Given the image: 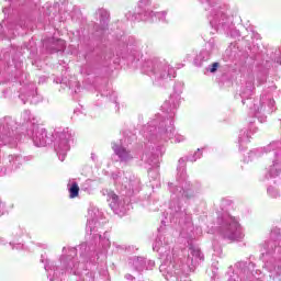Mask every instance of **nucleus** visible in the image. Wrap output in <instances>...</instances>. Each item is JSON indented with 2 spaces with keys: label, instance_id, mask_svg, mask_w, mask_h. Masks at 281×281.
<instances>
[{
  "label": "nucleus",
  "instance_id": "4",
  "mask_svg": "<svg viewBox=\"0 0 281 281\" xmlns=\"http://www.w3.org/2000/svg\"><path fill=\"white\" fill-rule=\"evenodd\" d=\"M58 43L61 45V47H65V41L58 40Z\"/></svg>",
  "mask_w": 281,
  "mask_h": 281
},
{
  "label": "nucleus",
  "instance_id": "1",
  "mask_svg": "<svg viewBox=\"0 0 281 281\" xmlns=\"http://www.w3.org/2000/svg\"><path fill=\"white\" fill-rule=\"evenodd\" d=\"M80 194V187H78V183L74 182L69 189V198L76 199Z\"/></svg>",
  "mask_w": 281,
  "mask_h": 281
},
{
  "label": "nucleus",
  "instance_id": "2",
  "mask_svg": "<svg viewBox=\"0 0 281 281\" xmlns=\"http://www.w3.org/2000/svg\"><path fill=\"white\" fill-rule=\"evenodd\" d=\"M217 69H218V63H213L211 67V74L216 72Z\"/></svg>",
  "mask_w": 281,
  "mask_h": 281
},
{
  "label": "nucleus",
  "instance_id": "3",
  "mask_svg": "<svg viewBox=\"0 0 281 281\" xmlns=\"http://www.w3.org/2000/svg\"><path fill=\"white\" fill-rule=\"evenodd\" d=\"M117 155H119L120 157H124V155H128V151H126V149L122 148V149H120V150L117 151Z\"/></svg>",
  "mask_w": 281,
  "mask_h": 281
},
{
  "label": "nucleus",
  "instance_id": "5",
  "mask_svg": "<svg viewBox=\"0 0 281 281\" xmlns=\"http://www.w3.org/2000/svg\"><path fill=\"white\" fill-rule=\"evenodd\" d=\"M112 199H114V200L117 199V195H116V194H113V195H112Z\"/></svg>",
  "mask_w": 281,
  "mask_h": 281
}]
</instances>
